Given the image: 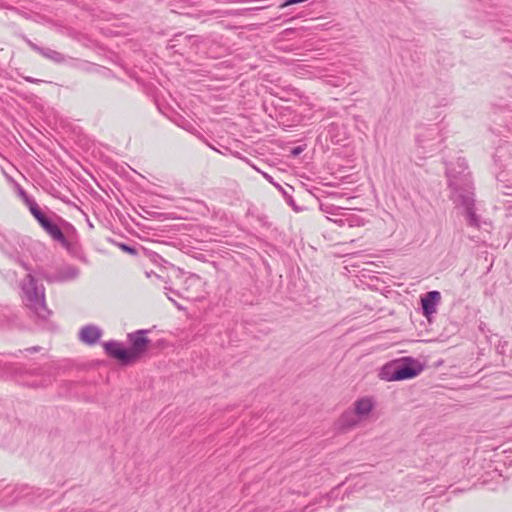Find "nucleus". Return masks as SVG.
Returning a JSON list of instances; mask_svg holds the SVG:
<instances>
[{
  "label": "nucleus",
  "mask_w": 512,
  "mask_h": 512,
  "mask_svg": "<svg viewBox=\"0 0 512 512\" xmlns=\"http://www.w3.org/2000/svg\"><path fill=\"white\" fill-rule=\"evenodd\" d=\"M28 240L15 231L0 232V250L8 259L28 272L21 283L22 301L39 320L45 321L51 315V311L45 302L44 286L37 284L32 274L34 270L24 259Z\"/></svg>",
  "instance_id": "1"
},
{
  "label": "nucleus",
  "mask_w": 512,
  "mask_h": 512,
  "mask_svg": "<svg viewBox=\"0 0 512 512\" xmlns=\"http://www.w3.org/2000/svg\"><path fill=\"white\" fill-rule=\"evenodd\" d=\"M446 177L451 200L457 207L465 209L468 225L478 228L480 221L475 212L474 185L466 160L459 157L455 163H446Z\"/></svg>",
  "instance_id": "2"
},
{
  "label": "nucleus",
  "mask_w": 512,
  "mask_h": 512,
  "mask_svg": "<svg viewBox=\"0 0 512 512\" xmlns=\"http://www.w3.org/2000/svg\"><path fill=\"white\" fill-rule=\"evenodd\" d=\"M0 372L15 377L19 384L29 388H44L55 379L52 367L36 363L19 365L10 360V356L0 359Z\"/></svg>",
  "instance_id": "3"
},
{
  "label": "nucleus",
  "mask_w": 512,
  "mask_h": 512,
  "mask_svg": "<svg viewBox=\"0 0 512 512\" xmlns=\"http://www.w3.org/2000/svg\"><path fill=\"white\" fill-rule=\"evenodd\" d=\"M149 332V329H140L128 333L129 348H125L123 343L116 340L107 341L103 344L105 353L123 365L135 363L148 351L151 343L147 338Z\"/></svg>",
  "instance_id": "4"
},
{
  "label": "nucleus",
  "mask_w": 512,
  "mask_h": 512,
  "mask_svg": "<svg viewBox=\"0 0 512 512\" xmlns=\"http://www.w3.org/2000/svg\"><path fill=\"white\" fill-rule=\"evenodd\" d=\"M423 370V365L412 357H403L392 360L382 366L379 378L384 381H402L418 376Z\"/></svg>",
  "instance_id": "5"
},
{
  "label": "nucleus",
  "mask_w": 512,
  "mask_h": 512,
  "mask_svg": "<svg viewBox=\"0 0 512 512\" xmlns=\"http://www.w3.org/2000/svg\"><path fill=\"white\" fill-rule=\"evenodd\" d=\"M21 195L24 197L31 214L37 220L39 225L52 237H62V230L53 222L38 206L34 199L28 197L26 193L21 190Z\"/></svg>",
  "instance_id": "6"
},
{
  "label": "nucleus",
  "mask_w": 512,
  "mask_h": 512,
  "mask_svg": "<svg viewBox=\"0 0 512 512\" xmlns=\"http://www.w3.org/2000/svg\"><path fill=\"white\" fill-rule=\"evenodd\" d=\"M38 274L48 283H64L76 280L80 275V269L71 264H63L54 271L41 270Z\"/></svg>",
  "instance_id": "7"
},
{
  "label": "nucleus",
  "mask_w": 512,
  "mask_h": 512,
  "mask_svg": "<svg viewBox=\"0 0 512 512\" xmlns=\"http://www.w3.org/2000/svg\"><path fill=\"white\" fill-rule=\"evenodd\" d=\"M67 226V233L68 235L65 236L62 232V237H54L53 240L59 242L67 251L68 253L80 260H84V251L82 248V245L80 243V237L77 233L76 229L73 225L66 222Z\"/></svg>",
  "instance_id": "8"
},
{
  "label": "nucleus",
  "mask_w": 512,
  "mask_h": 512,
  "mask_svg": "<svg viewBox=\"0 0 512 512\" xmlns=\"http://www.w3.org/2000/svg\"><path fill=\"white\" fill-rule=\"evenodd\" d=\"M443 141L440 130L437 126L427 128L423 133L417 136V143L425 153H430L439 148Z\"/></svg>",
  "instance_id": "9"
},
{
  "label": "nucleus",
  "mask_w": 512,
  "mask_h": 512,
  "mask_svg": "<svg viewBox=\"0 0 512 512\" xmlns=\"http://www.w3.org/2000/svg\"><path fill=\"white\" fill-rule=\"evenodd\" d=\"M441 295L439 291L433 290L421 297V309L423 315L430 319L431 315L436 312V308L440 303Z\"/></svg>",
  "instance_id": "10"
},
{
  "label": "nucleus",
  "mask_w": 512,
  "mask_h": 512,
  "mask_svg": "<svg viewBox=\"0 0 512 512\" xmlns=\"http://www.w3.org/2000/svg\"><path fill=\"white\" fill-rule=\"evenodd\" d=\"M26 43L28 44V46L35 52H37L38 54H40L41 56H43L44 58L54 62V63H57V64H61V63H64L66 61V57L65 55H63L62 53L56 51V50H53L51 48H48V47H42V46H39L37 45L36 43L32 42L30 39H25Z\"/></svg>",
  "instance_id": "11"
},
{
  "label": "nucleus",
  "mask_w": 512,
  "mask_h": 512,
  "mask_svg": "<svg viewBox=\"0 0 512 512\" xmlns=\"http://www.w3.org/2000/svg\"><path fill=\"white\" fill-rule=\"evenodd\" d=\"M102 335V330L96 325H85L79 331V339L87 345H94Z\"/></svg>",
  "instance_id": "12"
},
{
  "label": "nucleus",
  "mask_w": 512,
  "mask_h": 512,
  "mask_svg": "<svg viewBox=\"0 0 512 512\" xmlns=\"http://www.w3.org/2000/svg\"><path fill=\"white\" fill-rule=\"evenodd\" d=\"M374 408V401L370 397H363L355 401L353 410L362 418L369 415Z\"/></svg>",
  "instance_id": "13"
},
{
  "label": "nucleus",
  "mask_w": 512,
  "mask_h": 512,
  "mask_svg": "<svg viewBox=\"0 0 512 512\" xmlns=\"http://www.w3.org/2000/svg\"><path fill=\"white\" fill-rule=\"evenodd\" d=\"M360 420L361 417L353 409H347L340 416L339 423L343 428H351L356 426Z\"/></svg>",
  "instance_id": "14"
},
{
  "label": "nucleus",
  "mask_w": 512,
  "mask_h": 512,
  "mask_svg": "<svg viewBox=\"0 0 512 512\" xmlns=\"http://www.w3.org/2000/svg\"><path fill=\"white\" fill-rule=\"evenodd\" d=\"M175 123L183 128L186 131L193 132L195 130V127L193 123H191L189 120L185 119L184 117L180 116Z\"/></svg>",
  "instance_id": "15"
},
{
  "label": "nucleus",
  "mask_w": 512,
  "mask_h": 512,
  "mask_svg": "<svg viewBox=\"0 0 512 512\" xmlns=\"http://www.w3.org/2000/svg\"><path fill=\"white\" fill-rule=\"evenodd\" d=\"M434 499L432 497H427L422 504L423 509H427L429 512H437L434 508Z\"/></svg>",
  "instance_id": "16"
},
{
  "label": "nucleus",
  "mask_w": 512,
  "mask_h": 512,
  "mask_svg": "<svg viewBox=\"0 0 512 512\" xmlns=\"http://www.w3.org/2000/svg\"><path fill=\"white\" fill-rule=\"evenodd\" d=\"M119 247H120L123 251H125V252H127V253H129V254L134 255V254H136V253H137L136 248H134V247H132V246H129L128 244L121 243V244H119Z\"/></svg>",
  "instance_id": "17"
},
{
  "label": "nucleus",
  "mask_w": 512,
  "mask_h": 512,
  "mask_svg": "<svg viewBox=\"0 0 512 512\" xmlns=\"http://www.w3.org/2000/svg\"><path fill=\"white\" fill-rule=\"evenodd\" d=\"M336 128H338V125H336V124L332 123V124L329 126V131H328V132H329V134H330V136H331L332 141H333V142H336V143H339V142H340V139H334V138H335V136H334V135H333V133H332V132H333V130H334V129H336Z\"/></svg>",
  "instance_id": "18"
},
{
  "label": "nucleus",
  "mask_w": 512,
  "mask_h": 512,
  "mask_svg": "<svg viewBox=\"0 0 512 512\" xmlns=\"http://www.w3.org/2000/svg\"><path fill=\"white\" fill-rule=\"evenodd\" d=\"M175 37H183L185 40H188V41H194V43L196 42V39H197V36L195 35H186V36H183V34H177L175 35Z\"/></svg>",
  "instance_id": "19"
},
{
  "label": "nucleus",
  "mask_w": 512,
  "mask_h": 512,
  "mask_svg": "<svg viewBox=\"0 0 512 512\" xmlns=\"http://www.w3.org/2000/svg\"><path fill=\"white\" fill-rule=\"evenodd\" d=\"M302 151H303V149L300 146H298V147L293 148L291 153L296 156V155H299Z\"/></svg>",
  "instance_id": "20"
},
{
  "label": "nucleus",
  "mask_w": 512,
  "mask_h": 512,
  "mask_svg": "<svg viewBox=\"0 0 512 512\" xmlns=\"http://www.w3.org/2000/svg\"><path fill=\"white\" fill-rule=\"evenodd\" d=\"M25 80L29 83H38L40 82L41 80L39 79H35V78H32V77H25Z\"/></svg>",
  "instance_id": "21"
},
{
  "label": "nucleus",
  "mask_w": 512,
  "mask_h": 512,
  "mask_svg": "<svg viewBox=\"0 0 512 512\" xmlns=\"http://www.w3.org/2000/svg\"><path fill=\"white\" fill-rule=\"evenodd\" d=\"M173 41H174V40H170V41H169V43H168V45H167V48H168V49H175V44H173Z\"/></svg>",
  "instance_id": "22"
},
{
  "label": "nucleus",
  "mask_w": 512,
  "mask_h": 512,
  "mask_svg": "<svg viewBox=\"0 0 512 512\" xmlns=\"http://www.w3.org/2000/svg\"><path fill=\"white\" fill-rule=\"evenodd\" d=\"M39 349H40V347L34 346V347L26 349V351H29V352H31V351H38Z\"/></svg>",
  "instance_id": "23"
},
{
  "label": "nucleus",
  "mask_w": 512,
  "mask_h": 512,
  "mask_svg": "<svg viewBox=\"0 0 512 512\" xmlns=\"http://www.w3.org/2000/svg\"><path fill=\"white\" fill-rule=\"evenodd\" d=\"M263 175H264V177H265L266 179H268L270 182H272V177H271V176H269V175H268V174H266V173H263Z\"/></svg>",
  "instance_id": "24"
},
{
  "label": "nucleus",
  "mask_w": 512,
  "mask_h": 512,
  "mask_svg": "<svg viewBox=\"0 0 512 512\" xmlns=\"http://www.w3.org/2000/svg\"><path fill=\"white\" fill-rule=\"evenodd\" d=\"M510 22H511V20H510V19H507V20L505 21L504 25L509 26V25H510Z\"/></svg>",
  "instance_id": "25"
}]
</instances>
